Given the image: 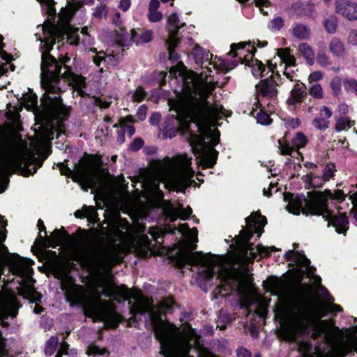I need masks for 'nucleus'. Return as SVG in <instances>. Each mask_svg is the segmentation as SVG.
<instances>
[{
	"label": "nucleus",
	"instance_id": "9",
	"mask_svg": "<svg viewBox=\"0 0 357 357\" xmlns=\"http://www.w3.org/2000/svg\"><path fill=\"white\" fill-rule=\"evenodd\" d=\"M176 264L179 268H188L195 271L204 280H210L217 275L221 282L227 284L225 290L231 288L229 284L232 280L231 273L222 264L211 255L202 252L182 251L179 253Z\"/></svg>",
	"mask_w": 357,
	"mask_h": 357
},
{
	"label": "nucleus",
	"instance_id": "33",
	"mask_svg": "<svg viewBox=\"0 0 357 357\" xmlns=\"http://www.w3.org/2000/svg\"><path fill=\"white\" fill-rule=\"evenodd\" d=\"M298 50L309 66H312L314 63V52L307 43H302L299 44Z\"/></svg>",
	"mask_w": 357,
	"mask_h": 357
},
{
	"label": "nucleus",
	"instance_id": "60",
	"mask_svg": "<svg viewBox=\"0 0 357 357\" xmlns=\"http://www.w3.org/2000/svg\"><path fill=\"white\" fill-rule=\"evenodd\" d=\"M147 113V107L145 105H141L137 112V116L138 119L141 121H143L146 119Z\"/></svg>",
	"mask_w": 357,
	"mask_h": 357
},
{
	"label": "nucleus",
	"instance_id": "6",
	"mask_svg": "<svg viewBox=\"0 0 357 357\" xmlns=\"http://www.w3.org/2000/svg\"><path fill=\"white\" fill-rule=\"evenodd\" d=\"M149 185L155 191L162 183L165 188L183 192L194 181L195 171L191 168V158L186 155L165 158L152 164Z\"/></svg>",
	"mask_w": 357,
	"mask_h": 357
},
{
	"label": "nucleus",
	"instance_id": "56",
	"mask_svg": "<svg viewBox=\"0 0 357 357\" xmlns=\"http://www.w3.org/2000/svg\"><path fill=\"white\" fill-rule=\"evenodd\" d=\"M324 75L321 71H314L308 77L309 82H316L323 79Z\"/></svg>",
	"mask_w": 357,
	"mask_h": 357
},
{
	"label": "nucleus",
	"instance_id": "29",
	"mask_svg": "<svg viewBox=\"0 0 357 357\" xmlns=\"http://www.w3.org/2000/svg\"><path fill=\"white\" fill-rule=\"evenodd\" d=\"M305 86L298 82L294 85L290 92V96L287 100V102L290 105H294L302 101L303 96L305 92Z\"/></svg>",
	"mask_w": 357,
	"mask_h": 357
},
{
	"label": "nucleus",
	"instance_id": "63",
	"mask_svg": "<svg viewBox=\"0 0 357 357\" xmlns=\"http://www.w3.org/2000/svg\"><path fill=\"white\" fill-rule=\"evenodd\" d=\"M53 234L56 237V241H62L66 236H68V234L66 231H61L59 229H55L53 232Z\"/></svg>",
	"mask_w": 357,
	"mask_h": 357
},
{
	"label": "nucleus",
	"instance_id": "48",
	"mask_svg": "<svg viewBox=\"0 0 357 357\" xmlns=\"http://www.w3.org/2000/svg\"><path fill=\"white\" fill-rule=\"evenodd\" d=\"M180 231L182 233H185L187 231H189L192 241H194L195 242L197 241L198 231L197 228H193L191 230H190L187 224H183L180 225Z\"/></svg>",
	"mask_w": 357,
	"mask_h": 357
},
{
	"label": "nucleus",
	"instance_id": "23",
	"mask_svg": "<svg viewBox=\"0 0 357 357\" xmlns=\"http://www.w3.org/2000/svg\"><path fill=\"white\" fill-rule=\"evenodd\" d=\"M320 294L328 303V305L323 307L322 312L320 314L319 318L324 317L326 313H333L342 311V308L340 305L333 303V297L331 296L330 293L325 287H321Z\"/></svg>",
	"mask_w": 357,
	"mask_h": 357
},
{
	"label": "nucleus",
	"instance_id": "54",
	"mask_svg": "<svg viewBox=\"0 0 357 357\" xmlns=\"http://www.w3.org/2000/svg\"><path fill=\"white\" fill-rule=\"evenodd\" d=\"M347 42L349 45H357V30H351L347 36Z\"/></svg>",
	"mask_w": 357,
	"mask_h": 357
},
{
	"label": "nucleus",
	"instance_id": "10",
	"mask_svg": "<svg viewBox=\"0 0 357 357\" xmlns=\"http://www.w3.org/2000/svg\"><path fill=\"white\" fill-rule=\"evenodd\" d=\"M245 222L248 228L243 227L239 234L242 252L245 258L253 261L257 259V256L261 258L268 257L271 252L277 250L274 246L266 248L261 245H255L249 243L253 234L252 229H254L256 233H259L258 237L263 232V227L267 223L265 216L261 215L259 212H253L245 218Z\"/></svg>",
	"mask_w": 357,
	"mask_h": 357
},
{
	"label": "nucleus",
	"instance_id": "38",
	"mask_svg": "<svg viewBox=\"0 0 357 357\" xmlns=\"http://www.w3.org/2000/svg\"><path fill=\"white\" fill-rule=\"evenodd\" d=\"M146 92L141 87L137 88L136 90L129 92L127 94V98L133 102H141L146 96Z\"/></svg>",
	"mask_w": 357,
	"mask_h": 357
},
{
	"label": "nucleus",
	"instance_id": "59",
	"mask_svg": "<svg viewBox=\"0 0 357 357\" xmlns=\"http://www.w3.org/2000/svg\"><path fill=\"white\" fill-rule=\"evenodd\" d=\"M121 14L119 12H116L114 15V18L113 19V23L119 27V30H116V33L120 36L121 29H123L121 27V21L120 20Z\"/></svg>",
	"mask_w": 357,
	"mask_h": 357
},
{
	"label": "nucleus",
	"instance_id": "25",
	"mask_svg": "<svg viewBox=\"0 0 357 357\" xmlns=\"http://www.w3.org/2000/svg\"><path fill=\"white\" fill-rule=\"evenodd\" d=\"M3 39V36L0 35V59H1V61H0V76L5 74L8 68H10L11 71L15 70L14 66L10 64L12 56L3 50L4 47Z\"/></svg>",
	"mask_w": 357,
	"mask_h": 357
},
{
	"label": "nucleus",
	"instance_id": "27",
	"mask_svg": "<svg viewBox=\"0 0 357 357\" xmlns=\"http://www.w3.org/2000/svg\"><path fill=\"white\" fill-rule=\"evenodd\" d=\"M291 10L298 16L311 17L315 11V7L314 5L308 2H297L292 5Z\"/></svg>",
	"mask_w": 357,
	"mask_h": 357
},
{
	"label": "nucleus",
	"instance_id": "53",
	"mask_svg": "<svg viewBox=\"0 0 357 357\" xmlns=\"http://www.w3.org/2000/svg\"><path fill=\"white\" fill-rule=\"evenodd\" d=\"M107 13L106 7L105 6H97L93 13V16L96 18L101 19L106 17Z\"/></svg>",
	"mask_w": 357,
	"mask_h": 357
},
{
	"label": "nucleus",
	"instance_id": "39",
	"mask_svg": "<svg viewBox=\"0 0 357 357\" xmlns=\"http://www.w3.org/2000/svg\"><path fill=\"white\" fill-rule=\"evenodd\" d=\"M132 117L129 116L126 119H121L119 120V126L123 128L124 131L127 132L130 137L132 135H134L135 132V128L133 126L130 124H128V123L132 122Z\"/></svg>",
	"mask_w": 357,
	"mask_h": 357
},
{
	"label": "nucleus",
	"instance_id": "40",
	"mask_svg": "<svg viewBox=\"0 0 357 357\" xmlns=\"http://www.w3.org/2000/svg\"><path fill=\"white\" fill-rule=\"evenodd\" d=\"M59 344V339L56 336H52L46 342L45 353L46 355H52L56 351Z\"/></svg>",
	"mask_w": 357,
	"mask_h": 357
},
{
	"label": "nucleus",
	"instance_id": "46",
	"mask_svg": "<svg viewBox=\"0 0 357 357\" xmlns=\"http://www.w3.org/2000/svg\"><path fill=\"white\" fill-rule=\"evenodd\" d=\"M343 86L348 93L357 95V80L351 78L346 79L343 81Z\"/></svg>",
	"mask_w": 357,
	"mask_h": 357
},
{
	"label": "nucleus",
	"instance_id": "2",
	"mask_svg": "<svg viewBox=\"0 0 357 357\" xmlns=\"http://www.w3.org/2000/svg\"><path fill=\"white\" fill-rule=\"evenodd\" d=\"M37 30L35 36L40 41V50L42 53L40 82L45 90L41 98L42 105L49 119L62 122L68 116L69 111L61 99V78L66 79L82 97L86 94L84 91L86 82L84 77L72 72L67 64L70 61L68 56H64L60 63L50 54V52L56 38H63L65 35L70 45H78L80 41L79 29L68 25L61 29L54 24L46 23L38 25Z\"/></svg>",
	"mask_w": 357,
	"mask_h": 357
},
{
	"label": "nucleus",
	"instance_id": "16",
	"mask_svg": "<svg viewBox=\"0 0 357 357\" xmlns=\"http://www.w3.org/2000/svg\"><path fill=\"white\" fill-rule=\"evenodd\" d=\"M278 143L279 149L282 155H289L293 158H298L301 155L298 150L305 146L307 139L303 132H298L292 139L291 146L288 143L282 142V139H279Z\"/></svg>",
	"mask_w": 357,
	"mask_h": 357
},
{
	"label": "nucleus",
	"instance_id": "35",
	"mask_svg": "<svg viewBox=\"0 0 357 357\" xmlns=\"http://www.w3.org/2000/svg\"><path fill=\"white\" fill-rule=\"evenodd\" d=\"M179 40L180 38H168L166 41L169 59L174 61L178 60V55L174 51V49L177 46Z\"/></svg>",
	"mask_w": 357,
	"mask_h": 357
},
{
	"label": "nucleus",
	"instance_id": "55",
	"mask_svg": "<svg viewBox=\"0 0 357 357\" xmlns=\"http://www.w3.org/2000/svg\"><path fill=\"white\" fill-rule=\"evenodd\" d=\"M351 192H349V199H351V203L353 204L354 208V217L356 220H357V191L351 194Z\"/></svg>",
	"mask_w": 357,
	"mask_h": 357
},
{
	"label": "nucleus",
	"instance_id": "31",
	"mask_svg": "<svg viewBox=\"0 0 357 357\" xmlns=\"http://www.w3.org/2000/svg\"><path fill=\"white\" fill-rule=\"evenodd\" d=\"M293 36L299 40L307 39L310 36V29L305 24L297 23L291 29Z\"/></svg>",
	"mask_w": 357,
	"mask_h": 357
},
{
	"label": "nucleus",
	"instance_id": "57",
	"mask_svg": "<svg viewBox=\"0 0 357 357\" xmlns=\"http://www.w3.org/2000/svg\"><path fill=\"white\" fill-rule=\"evenodd\" d=\"M85 217L89 218H94L96 215V211L93 206H84Z\"/></svg>",
	"mask_w": 357,
	"mask_h": 357
},
{
	"label": "nucleus",
	"instance_id": "36",
	"mask_svg": "<svg viewBox=\"0 0 357 357\" xmlns=\"http://www.w3.org/2000/svg\"><path fill=\"white\" fill-rule=\"evenodd\" d=\"M28 89L29 92L22 93L21 98L23 99L27 109H30L34 108L37 105L38 97L36 93H33L31 89Z\"/></svg>",
	"mask_w": 357,
	"mask_h": 357
},
{
	"label": "nucleus",
	"instance_id": "44",
	"mask_svg": "<svg viewBox=\"0 0 357 357\" xmlns=\"http://www.w3.org/2000/svg\"><path fill=\"white\" fill-rule=\"evenodd\" d=\"M105 354H108L106 349L100 348L95 344H91L89 346L86 351L87 355L93 356V357L103 356Z\"/></svg>",
	"mask_w": 357,
	"mask_h": 357
},
{
	"label": "nucleus",
	"instance_id": "4",
	"mask_svg": "<svg viewBox=\"0 0 357 357\" xmlns=\"http://www.w3.org/2000/svg\"><path fill=\"white\" fill-rule=\"evenodd\" d=\"M269 291L278 296L275 315L283 322L280 331V336L286 341L294 342L299 337L308 336L313 327L311 337L315 340L324 335V339L332 349V344L337 340L328 326L326 320L313 323L309 305L302 298L292 296L281 298L285 289V284L278 278H271L268 281Z\"/></svg>",
	"mask_w": 357,
	"mask_h": 357
},
{
	"label": "nucleus",
	"instance_id": "37",
	"mask_svg": "<svg viewBox=\"0 0 357 357\" xmlns=\"http://www.w3.org/2000/svg\"><path fill=\"white\" fill-rule=\"evenodd\" d=\"M324 25L328 33L331 34L334 33L337 26V17L334 15L330 16L324 20Z\"/></svg>",
	"mask_w": 357,
	"mask_h": 357
},
{
	"label": "nucleus",
	"instance_id": "42",
	"mask_svg": "<svg viewBox=\"0 0 357 357\" xmlns=\"http://www.w3.org/2000/svg\"><path fill=\"white\" fill-rule=\"evenodd\" d=\"M309 93L311 96L317 99H321L324 97L323 89L319 84H312L309 87Z\"/></svg>",
	"mask_w": 357,
	"mask_h": 357
},
{
	"label": "nucleus",
	"instance_id": "64",
	"mask_svg": "<svg viewBox=\"0 0 357 357\" xmlns=\"http://www.w3.org/2000/svg\"><path fill=\"white\" fill-rule=\"evenodd\" d=\"M69 345L67 342H63L61 344L60 349L59 350L56 357H61L63 354H66L68 349Z\"/></svg>",
	"mask_w": 357,
	"mask_h": 357
},
{
	"label": "nucleus",
	"instance_id": "41",
	"mask_svg": "<svg viewBox=\"0 0 357 357\" xmlns=\"http://www.w3.org/2000/svg\"><path fill=\"white\" fill-rule=\"evenodd\" d=\"M354 124L347 117H340L336 121L335 129L336 131L340 132L350 128Z\"/></svg>",
	"mask_w": 357,
	"mask_h": 357
},
{
	"label": "nucleus",
	"instance_id": "45",
	"mask_svg": "<svg viewBox=\"0 0 357 357\" xmlns=\"http://www.w3.org/2000/svg\"><path fill=\"white\" fill-rule=\"evenodd\" d=\"M284 22L281 17H276L268 22V26L271 31H278L284 26Z\"/></svg>",
	"mask_w": 357,
	"mask_h": 357
},
{
	"label": "nucleus",
	"instance_id": "3",
	"mask_svg": "<svg viewBox=\"0 0 357 357\" xmlns=\"http://www.w3.org/2000/svg\"><path fill=\"white\" fill-rule=\"evenodd\" d=\"M8 119L10 121L0 127V193L7 188L9 176L14 172L29 176L37 172L47 155H36L52 139V132L48 131L31 142V148L19 133L22 130L19 114L9 112Z\"/></svg>",
	"mask_w": 357,
	"mask_h": 357
},
{
	"label": "nucleus",
	"instance_id": "47",
	"mask_svg": "<svg viewBox=\"0 0 357 357\" xmlns=\"http://www.w3.org/2000/svg\"><path fill=\"white\" fill-rule=\"evenodd\" d=\"M317 63L323 67L326 68L331 65L328 56L324 52H319L317 55Z\"/></svg>",
	"mask_w": 357,
	"mask_h": 357
},
{
	"label": "nucleus",
	"instance_id": "1",
	"mask_svg": "<svg viewBox=\"0 0 357 357\" xmlns=\"http://www.w3.org/2000/svg\"><path fill=\"white\" fill-rule=\"evenodd\" d=\"M192 54L197 64L203 69L200 73L193 71L186 75L172 68L169 77L172 81H177L178 77L182 84L175 89L177 99L172 101V107L176 113V120L179 123L193 122L199 132V136L190 143L191 149L199 158L203 168H211L216 163L218 152L214 149L219 142V132L211 130L212 126H218V121L227 116V111L217 102L211 103L208 98L213 93L215 85L222 87L228 81L225 77L220 82L211 75L212 68L217 73H226L236 63L219 58L218 61H211L212 54L196 45Z\"/></svg>",
	"mask_w": 357,
	"mask_h": 357
},
{
	"label": "nucleus",
	"instance_id": "58",
	"mask_svg": "<svg viewBox=\"0 0 357 357\" xmlns=\"http://www.w3.org/2000/svg\"><path fill=\"white\" fill-rule=\"evenodd\" d=\"M144 144V141L141 138H136L130 144V149L132 151H138Z\"/></svg>",
	"mask_w": 357,
	"mask_h": 357
},
{
	"label": "nucleus",
	"instance_id": "50",
	"mask_svg": "<svg viewBox=\"0 0 357 357\" xmlns=\"http://www.w3.org/2000/svg\"><path fill=\"white\" fill-rule=\"evenodd\" d=\"M148 19L151 22H157L162 19V14L158 10H150L147 14Z\"/></svg>",
	"mask_w": 357,
	"mask_h": 357
},
{
	"label": "nucleus",
	"instance_id": "26",
	"mask_svg": "<svg viewBox=\"0 0 357 357\" xmlns=\"http://www.w3.org/2000/svg\"><path fill=\"white\" fill-rule=\"evenodd\" d=\"M179 19L176 13L170 15L167 20V29L169 31V38H179V31L185 23L179 24Z\"/></svg>",
	"mask_w": 357,
	"mask_h": 357
},
{
	"label": "nucleus",
	"instance_id": "43",
	"mask_svg": "<svg viewBox=\"0 0 357 357\" xmlns=\"http://www.w3.org/2000/svg\"><path fill=\"white\" fill-rule=\"evenodd\" d=\"M335 172V165L330 162L326 165L321 174L324 179L327 182L334 177Z\"/></svg>",
	"mask_w": 357,
	"mask_h": 357
},
{
	"label": "nucleus",
	"instance_id": "49",
	"mask_svg": "<svg viewBox=\"0 0 357 357\" xmlns=\"http://www.w3.org/2000/svg\"><path fill=\"white\" fill-rule=\"evenodd\" d=\"M331 87L333 91L337 95L341 91L342 80L339 77H335L331 82Z\"/></svg>",
	"mask_w": 357,
	"mask_h": 357
},
{
	"label": "nucleus",
	"instance_id": "62",
	"mask_svg": "<svg viewBox=\"0 0 357 357\" xmlns=\"http://www.w3.org/2000/svg\"><path fill=\"white\" fill-rule=\"evenodd\" d=\"M238 357H251V352L245 348L241 347L236 350Z\"/></svg>",
	"mask_w": 357,
	"mask_h": 357
},
{
	"label": "nucleus",
	"instance_id": "14",
	"mask_svg": "<svg viewBox=\"0 0 357 357\" xmlns=\"http://www.w3.org/2000/svg\"><path fill=\"white\" fill-rule=\"evenodd\" d=\"M58 166L62 175L75 176L77 179L91 188L96 187L100 179L99 172L96 168L82 161L75 166V171L65 166L63 162L59 164Z\"/></svg>",
	"mask_w": 357,
	"mask_h": 357
},
{
	"label": "nucleus",
	"instance_id": "8",
	"mask_svg": "<svg viewBox=\"0 0 357 357\" xmlns=\"http://www.w3.org/2000/svg\"><path fill=\"white\" fill-rule=\"evenodd\" d=\"M102 294L106 297H114L119 302L120 299L129 301L133 298L135 302L130 306V314L132 315V319H135L137 315L147 314L152 324L160 321L162 312L171 310L174 305V302L172 299H168L162 302L160 307H156L149 298L133 293L125 286H107L102 289Z\"/></svg>",
	"mask_w": 357,
	"mask_h": 357
},
{
	"label": "nucleus",
	"instance_id": "24",
	"mask_svg": "<svg viewBox=\"0 0 357 357\" xmlns=\"http://www.w3.org/2000/svg\"><path fill=\"white\" fill-rule=\"evenodd\" d=\"M192 210L190 206L184 208L183 205L179 204L178 207H170L167 211V215L171 222H174L178 218L182 220L188 219L192 214Z\"/></svg>",
	"mask_w": 357,
	"mask_h": 357
},
{
	"label": "nucleus",
	"instance_id": "11",
	"mask_svg": "<svg viewBox=\"0 0 357 357\" xmlns=\"http://www.w3.org/2000/svg\"><path fill=\"white\" fill-rule=\"evenodd\" d=\"M33 264V261L31 259L22 260L16 257H11L8 260V273L20 278L19 294L24 298L29 299L31 302L36 303L33 312L40 314L43 311V307L38 305L37 303L40 302L42 295L36 291L33 287L36 281L32 278L33 269L31 266Z\"/></svg>",
	"mask_w": 357,
	"mask_h": 357
},
{
	"label": "nucleus",
	"instance_id": "17",
	"mask_svg": "<svg viewBox=\"0 0 357 357\" xmlns=\"http://www.w3.org/2000/svg\"><path fill=\"white\" fill-rule=\"evenodd\" d=\"M285 257L288 260H291L297 264L301 269L302 272H305L308 277L314 278L315 283L319 284L321 283V278L314 275L315 268L310 266V261L305 255L298 252H294L293 250H288L285 253Z\"/></svg>",
	"mask_w": 357,
	"mask_h": 357
},
{
	"label": "nucleus",
	"instance_id": "7",
	"mask_svg": "<svg viewBox=\"0 0 357 357\" xmlns=\"http://www.w3.org/2000/svg\"><path fill=\"white\" fill-rule=\"evenodd\" d=\"M194 329L181 333L172 324H160L155 328V335L160 343V353L165 357H192L189 354L198 338Z\"/></svg>",
	"mask_w": 357,
	"mask_h": 357
},
{
	"label": "nucleus",
	"instance_id": "32",
	"mask_svg": "<svg viewBox=\"0 0 357 357\" xmlns=\"http://www.w3.org/2000/svg\"><path fill=\"white\" fill-rule=\"evenodd\" d=\"M251 67L252 73L256 77L264 76L266 71H267L268 73L270 70H271L272 74H273V68L272 67V65L266 67L258 60L252 61Z\"/></svg>",
	"mask_w": 357,
	"mask_h": 357
},
{
	"label": "nucleus",
	"instance_id": "52",
	"mask_svg": "<svg viewBox=\"0 0 357 357\" xmlns=\"http://www.w3.org/2000/svg\"><path fill=\"white\" fill-rule=\"evenodd\" d=\"M82 34V41L84 45H90L92 43V38L88 33V28L84 26L81 30Z\"/></svg>",
	"mask_w": 357,
	"mask_h": 357
},
{
	"label": "nucleus",
	"instance_id": "18",
	"mask_svg": "<svg viewBox=\"0 0 357 357\" xmlns=\"http://www.w3.org/2000/svg\"><path fill=\"white\" fill-rule=\"evenodd\" d=\"M277 54L280 57L281 62L284 63L283 75L291 82H299L298 79L297 70L293 69L296 66V59L290 54L289 48L278 49Z\"/></svg>",
	"mask_w": 357,
	"mask_h": 357
},
{
	"label": "nucleus",
	"instance_id": "34",
	"mask_svg": "<svg viewBox=\"0 0 357 357\" xmlns=\"http://www.w3.org/2000/svg\"><path fill=\"white\" fill-rule=\"evenodd\" d=\"M246 45L250 47V44H245L244 43H239L238 44H231V50L229 53V55H232L234 57H238L240 60L242 59V56H245V52H249V50H245Z\"/></svg>",
	"mask_w": 357,
	"mask_h": 357
},
{
	"label": "nucleus",
	"instance_id": "20",
	"mask_svg": "<svg viewBox=\"0 0 357 357\" xmlns=\"http://www.w3.org/2000/svg\"><path fill=\"white\" fill-rule=\"evenodd\" d=\"M335 11L349 21L357 20V3L351 0H335Z\"/></svg>",
	"mask_w": 357,
	"mask_h": 357
},
{
	"label": "nucleus",
	"instance_id": "28",
	"mask_svg": "<svg viewBox=\"0 0 357 357\" xmlns=\"http://www.w3.org/2000/svg\"><path fill=\"white\" fill-rule=\"evenodd\" d=\"M328 49L333 56L343 58L346 56L347 50L344 43L338 38H333L329 44Z\"/></svg>",
	"mask_w": 357,
	"mask_h": 357
},
{
	"label": "nucleus",
	"instance_id": "5",
	"mask_svg": "<svg viewBox=\"0 0 357 357\" xmlns=\"http://www.w3.org/2000/svg\"><path fill=\"white\" fill-rule=\"evenodd\" d=\"M309 199L304 195L294 196L291 193H285L284 199L288 202L287 209L289 213L298 215L301 211L306 215H322L328 221V225H333L337 233L344 234L348 229V218L344 213L331 211L326 206L328 199L335 200L340 203L344 199V192L337 190L334 192L325 190L324 193L315 192L310 194Z\"/></svg>",
	"mask_w": 357,
	"mask_h": 357
},
{
	"label": "nucleus",
	"instance_id": "15",
	"mask_svg": "<svg viewBox=\"0 0 357 357\" xmlns=\"http://www.w3.org/2000/svg\"><path fill=\"white\" fill-rule=\"evenodd\" d=\"M283 84L282 78L279 73L272 74L268 79L261 80L256 85V95L258 102H264L266 99L274 100L278 95L277 86Z\"/></svg>",
	"mask_w": 357,
	"mask_h": 357
},
{
	"label": "nucleus",
	"instance_id": "13",
	"mask_svg": "<svg viewBox=\"0 0 357 357\" xmlns=\"http://www.w3.org/2000/svg\"><path fill=\"white\" fill-rule=\"evenodd\" d=\"M66 297L71 305H78L85 307V314L93 318L94 321L108 322L113 316L104 306L98 303L90 304L86 307L88 295L81 286L69 287L66 291Z\"/></svg>",
	"mask_w": 357,
	"mask_h": 357
},
{
	"label": "nucleus",
	"instance_id": "51",
	"mask_svg": "<svg viewBox=\"0 0 357 357\" xmlns=\"http://www.w3.org/2000/svg\"><path fill=\"white\" fill-rule=\"evenodd\" d=\"M257 121L261 125H268L271 123L270 116L266 112H259L257 116Z\"/></svg>",
	"mask_w": 357,
	"mask_h": 357
},
{
	"label": "nucleus",
	"instance_id": "21",
	"mask_svg": "<svg viewBox=\"0 0 357 357\" xmlns=\"http://www.w3.org/2000/svg\"><path fill=\"white\" fill-rule=\"evenodd\" d=\"M331 116L332 112L328 107L324 106L320 109L319 115L312 120V125L319 130H325L329 126V119Z\"/></svg>",
	"mask_w": 357,
	"mask_h": 357
},
{
	"label": "nucleus",
	"instance_id": "30",
	"mask_svg": "<svg viewBox=\"0 0 357 357\" xmlns=\"http://www.w3.org/2000/svg\"><path fill=\"white\" fill-rule=\"evenodd\" d=\"M303 181L313 188H321L326 182L322 174L317 172H310L302 178Z\"/></svg>",
	"mask_w": 357,
	"mask_h": 357
},
{
	"label": "nucleus",
	"instance_id": "12",
	"mask_svg": "<svg viewBox=\"0 0 357 357\" xmlns=\"http://www.w3.org/2000/svg\"><path fill=\"white\" fill-rule=\"evenodd\" d=\"M130 227L128 221H120L113 224L108 234V241L102 252L96 256L99 264H107L117 260L119 255L124 252L128 241V231Z\"/></svg>",
	"mask_w": 357,
	"mask_h": 357
},
{
	"label": "nucleus",
	"instance_id": "19",
	"mask_svg": "<svg viewBox=\"0 0 357 357\" xmlns=\"http://www.w3.org/2000/svg\"><path fill=\"white\" fill-rule=\"evenodd\" d=\"M120 37L123 43L132 41L137 45L149 43L153 38L151 30H136L132 29L130 33H128L125 29H121Z\"/></svg>",
	"mask_w": 357,
	"mask_h": 357
},
{
	"label": "nucleus",
	"instance_id": "22",
	"mask_svg": "<svg viewBox=\"0 0 357 357\" xmlns=\"http://www.w3.org/2000/svg\"><path fill=\"white\" fill-rule=\"evenodd\" d=\"M320 294L328 303V305L323 307L322 312L320 314L319 318L324 317L326 313H333L342 311V308L340 305L333 303V297L331 296L330 293L325 287H321Z\"/></svg>",
	"mask_w": 357,
	"mask_h": 357
},
{
	"label": "nucleus",
	"instance_id": "61",
	"mask_svg": "<svg viewBox=\"0 0 357 357\" xmlns=\"http://www.w3.org/2000/svg\"><path fill=\"white\" fill-rule=\"evenodd\" d=\"M131 6L130 0H121L119 4V8L126 12L129 10Z\"/></svg>",
	"mask_w": 357,
	"mask_h": 357
}]
</instances>
